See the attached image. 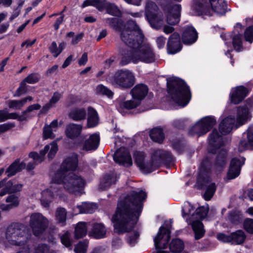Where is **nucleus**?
<instances>
[{"instance_id":"obj_26","label":"nucleus","mask_w":253,"mask_h":253,"mask_svg":"<svg viewBox=\"0 0 253 253\" xmlns=\"http://www.w3.org/2000/svg\"><path fill=\"white\" fill-rule=\"evenodd\" d=\"M104 20L106 23L109 24L111 27L113 28L116 31L121 32L120 35L123 31L129 28L128 23L130 21L129 20L127 22V27L124 28L125 27L124 22L121 19L118 18H108L105 19Z\"/></svg>"},{"instance_id":"obj_50","label":"nucleus","mask_w":253,"mask_h":253,"mask_svg":"<svg viewBox=\"0 0 253 253\" xmlns=\"http://www.w3.org/2000/svg\"><path fill=\"white\" fill-rule=\"evenodd\" d=\"M102 0H85L83 3L81 7L84 8L88 6H93L96 7L99 11H102L103 4Z\"/></svg>"},{"instance_id":"obj_42","label":"nucleus","mask_w":253,"mask_h":253,"mask_svg":"<svg viewBox=\"0 0 253 253\" xmlns=\"http://www.w3.org/2000/svg\"><path fill=\"white\" fill-rule=\"evenodd\" d=\"M150 136L153 141L161 143L164 139L163 130L159 127L154 128L150 132Z\"/></svg>"},{"instance_id":"obj_3","label":"nucleus","mask_w":253,"mask_h":253,"mask_svg":"<svg viewBox=\"0 0 253 253\" xmlns=\"http://www.w3.org/2000/svg\"><path fill=\"white\" fill-rule=\"evenodd\" d=\"M78 165V157L73 154L62 163L60 169L55 173L52 179L54 183H62L64 189L69 193H79L84 186V181L80 176L69 170L74 171Z\"/></svg>"},{"instance_id":"obj_23","label":"nucleus","mask_w":253,"mask_h":253,"mask_svg":"<svg viewBox=\"0 0 253 253\" xmlns=\"http://www.w3.org/2000/svg\"><path fill=\"white\" fill-rule=\"evenodd\" d=\"M99 141V135L96 133L92 134L85 140L82 150L86 151H94L98 148Z\"/></svg>"},{"instance_id":"obj_18","label":"nucleus","mask_w":253,"mask_h":253,"mask_svg":"<svg viewBox=\"0 0 253 253\" xmlns=\"http://www.w3.org/2000/svg\"><path fill=\"white\" fill-rule=\"evenodd\" d=\"M114 160L120 165L130 166L132 159L129 152L124 147L118 149L113 156Z\"/></svg>"},{"instance_id":"obj_28","label":"nucleus","mask_w":253,"mask_h":253,"mask_svg":"<svg viewBox=\"0 0 253 253\" xmlns=\"http://www.w3.org/2000/svg\"><path fill=\"white\" fill-rule=\"evenodd\" d=\"M83 126L81 125L70 124L67 126L65 134L69 138L73 139L78 137L82 131Z\"/></svg>"},{"instance_id":"obj_44","label":"nucleus","mask_w":253,"mask_h":253,"mask_svg":"<svg viewBox=\"0 0 253 253\" xmlns=\"http://www.w3.org/2000/svg\"><path fill=\"white\" fill-rule=\"evenodd\" d=\"M248 110L244 107H238L237 110V122L240 126L245 123L247 120Z\"/></svg>"},{"instance_id":"obj_46","label":"nucleus","mask_w":253,"mask_h":253,"mask_svg":"<svg viewBox=\"0 0 253 253\" xmlns=\"http://www.w3.org/2000/svg\"><path fill=\"white\" fill-rule=\"evenodd\" d=\"M169 249L173 253H179L183 250L184 243L179 239H173L169 245Z\"/></svg>"},{"instance_id":"obj_11","label":"nucleus","mask_w":253,"mask_h":253,"mask_svg":"<svg viewBox=\"0 0 253 253\" xmlns=\"http://www.w3.org/2000/svg\"><path fill=\"white\" fill-rule=\"evenodd\" d=\"M216 123V120L214 117H205L192 127L189 133L192 135H197L198 137L204 135L212 128Z\"/></svg>"},{"instance_id":"obj_41","label":"nucleus","mask_w":253,"mask_h":253,"mask_svg":"<svg viewBox=\"0 0 253 253\" xmlns=\"http://www.w3.org/2000/svg\"><path fill=\"white\" fill-rule=\"evenodd\" d=\"M161 12L159 10L158 6L155 2L149 1L146 3L145 6V16L146 19Z\"/></svg>"},{"instance_id":"obj_10","label":"nucleus","mask_w":253,"mask_h":253,"mask_svg":"<svg viewBox=\"0 0 253 253\" xmlns=\"http://www.w3.org/2000/svg\"><path fill=\"white\" fill-rule=\"evenodd\" d=\"M49 221L48 219L42 213L35 212L31 215L29 226L35 236H38L42 234L47 229Z\"/></svg>"},{"instance_id":"obj_54","label":"nucleus","mask_w":253,"mask_h":253,"mask_svg":"<svg viewBox=\"0 0 253 253\" xmlns=\"http://www.w3.org/2000/svg\"><path fill=\"white\" fill-rule=\"evenodd\" d=\"M140 104V101L137 100L136 99H133L132 98V100H127L123 102L121 104V106L123 108L130 110L136 108V107L139 106Z\"/></svg>"},{"instance_id":"obj_34","label":"nucleus","mask_w":253,"mask_h":253,"mask_svg":"<svg viewBox=\"0 0 253 253\" xmlns=\"http://www.w3.org/2000/svg\"><path fill=\"white\" fill-rule=\"evenodd\" d=\"M86 110L83 108H75L73 109L69 113L68 116L75 121H81L85 119Z\"/></svg>"},{"instance_id":"obj_30","label":"nucleus","mask_w":253,"mask_h":253,"mask_svg":"<svg viewBox=\"0 0 253 253\" xmlns=\"http://www.w3.org/2000/svg\"><path fill=\"white\" fill-rule=\"evenodd\" d=\"M248 141L242 140L239 144V150L242 152L251 146H253V125H251L247 130Z\"/></svg>"},{"instance_id":"obj_48","label":"nucleus","mask_w":253,"mask_h":253,"mask_svg":"<svg viewBox=\"0 0 253 253\" xmlns=\"http://www.w3.org/2000/svg\"><path fill=\"white\" fill-rule=\"evenodd\" d=\"M80 213H92L97 209L96 204L84 203L82 205L78 206Z\"/></svg>"},{"instance_id":"obj_2","label":"nucleus","mask_w":253,"mask_h":253,"mask_svg":"<svg viewBox=\"0 0 253 253\" xmlns=\"http://www.w3.org/2000/svg\"><path fill=\"white\" fill-rule=\"evenodd\" d=\"M147 197L143 190L132 191L118 202L112 217L115 232L122 234L129 232L135 227Z\"/></svg>"},{"instance_id":"obj_13","label":"nucleus","mask_w":253,"mask_h":253,"mask_svg":"<svg viewBox=\"0 0 253 253\" xmlns=\"http://www.w3.org/2000/svg\"><path fill=\"white\" fill-rule=\"evenodd\" d=\"M58 196L59 198H63L61 190L57 187H51V189H45L42 192L41 202L42 206L48 208L50 203Z\"/></svg>"},{"instance_id":"obj_58","label":"nucleus","mask_w":253,"mask_h":253,"mask_svg":"<svg viewBox=\"0 0 253 253\" xmlns=\"http://www.w3.org/2000/svg\"><path fill=\"white\" fill-rule=\"evenodd\" d=\"M139 236L138 232L134 231L132 234H128L126 236V241L131 246H134L137 242V240Z\"/></svg>"},{"instance_id":"obj_35","label":"nucleus","mask_w":253,"mask_h":253,"mask_svg":"<svg viewBox=\"0 0 253 253\" xmlns=\"http://www.w3.org/2000/svg\"><path fill=\"white\" fill-rule=\"evenodd\" d=\"M227 152L225 150H221L218 153L213 165L214 168L217 170H221L226 164Z\"/></svg>"},{"instance_id":"obj_24","label":"nucleus","mask_w":253,"mask_h":253,"mask_svg":"<svg viewBox=\"0 0 253 253\" xmlns=\"http://www.w3.org/2000/svg\"><path fill=\"white\" fill-rule=\"evenodd\" d=\"M148 91L147 85L144 84H138L135 85L130 91V94L133 99L141 101L145 97Z\"/></svg>"},{"instance_id":"obj_9","label":"nucleus","mask_w":253,"mask_h":253,"mask_svg":"<svg viewBox=\"0 0 253 253\" xmlns=\"http://www.w3.org/2000/svg\"><path fill=\"white\" fill-rule=\"evenodd\" d=\"M106 80L115 86L124 88H130L135 83V77L128 70H118L113 76L107 78Z\"/></svg>"},{"instance_id":"obj_61","label":"nucleus","mask_w":253,"mask_h":253,"mask_svg":"<svg viewBox=\"0 0 253 253\" xmlns=\"http://www.w3.org/2000/svg\"><path fill=\"white\" fill-rule=\"evenodd\" d=\"M246 40L250 43L253 41V25L248 27L244 33Z\"/></svg>"},{"instance_id":"obj_8","label":"nucleus","mask_w":253,"mask_h":253,"mask_svg":"<svg viewBox=\"0 0 253 253\" xmlns=\"http://www.w3.org/2000/svg\"><path fill=\"white\" fill-rule=\"evenodd\" d=\"M208 213V208L204 206L197 208L191 216L187 219V222L192 226L195 233V238L199 240L202 238L205 233L204 225L200 221L204 219Z\"/></svg>"},{"instance_id":"obj_14","label":"nucleus","mask_w":253,"mask_h":253,"mask_svg":"<svg viewBox=\"0 0 253 253\" xmlns=\"http://www.w3.org/2000/svg\"><path fill=\"white\" fill-rule=\"evenodd\" d=\"M170 232L168 228L161 226L157 235L154 238L155 246L157 249H165L167 248L170 239Z\"/></svg>"},{"instance_id":"obj_60","label":"nucleus","mask_w":253,"mask_h":253,"mask_svg":"<svg viewBox=\"0 0 253 253\" xmlns=\"http://www.w3.org/2000/svg\"><path fill=\"white\" fill-rule=\"evenodd\" d=\"M55 130L51 128L48 125H45L43 127V135L45 139L52 138L54 137V135L52 131Z\"/></svg>"},{"instance_id":"obj_20","label":"nucleus","mask_w":253,"mask_h":253,"mask_svg":"<svg viewBox=\"0 0 253 253\" xmlns=\"http://www.w3.org/2000/svg\"><path fill=\"white\" fill-rule=\"evenodd\" d=\"M192 10L197 15H211V9L206 0H193Z\"/></svg>"},{"instance_id":"obj_33","label":"nucleus","mask_w":253,"mask_h":253,"mask_svg":"<svg viewBox=\"0 0 253 253\" xmlns=\"http://www.w3.org/2000/svg\"><path fill=\"white\" fill-rule=\"evenodd\" d=\"M99 117L96 111L91 107L87 109V123L88 127H93L98 124Z\"/></svg>"},{"instance_id":"obj_45","label":"nucleus","mask_w":253,"mask_h":253,"mask_svg":"<svg viewBox=\"0 0 253 253\" xmlns=\"http://www.w3.org/2000/svg\"><path fill=\"white\" fill-rule=\"evenodd\" d=\"M231 238L232 244H241L244 242L246 235L243 231L238 230L231 234Z\"/></svg>"},{"instance_id":"obj_39","label":"nucleus","mask_w":253,"mask_h":253,"mask_svg":"<svg viewBox=\"0 0 253 253\" xmlns=\"http://www.w3.org/2000/svg\"><path fill=\"white\" fill-rule=\"evenodd\" d=\"M102 2L103 3L102 11L106 9L107 13L115 16L121 15V11L115 4L108 2L105 0H102Z\"/></svg>"},{"instance_id":"obj_4","label":"nucleus","mask_w":253,"mask_h":253,"mask_svg":"<svg viewBox=\"0 0 253 253\" xmlns=\"http://www.w3.org/2000/svg\"><path fill=\"white\" fill-rule=\"evenodd\" d=\"M212 154H209L203 160L197 178V184L199 188L202 189L206 188L204 194V198L206 201L211 199L216 189V185L215 183L211 182L210 176L211 170L212 167Z\"/></svg>"},{"instance_id":"obj_57","label":"nucleus","mask_w":253,"mask_h":253,"mask_svg":"<svg viewBox=\"0 0 253 253\" xmlns=\"http://www.w3.org/2000/svg\"><path fill=\"white\" fill-rule=\"evenodd\" d=\"M35 253H56V252L50 250L48 246L45 244H39L35 249Z\"/></svg>"},{"instance_id":"obj_56","label":"nucleus","mask_w":253,"mask_h":253,"mask_svg":"<svg viewBox=\"0 0 253 253\" xmlns=\"http://www.w3.org/2000/svg\"><path fill=\"white\" fill-rule=\"evenodd\" d=\"M5 202L9 203L13 208L18 207L20 204L18 197L14 194L8 196L5 199Z\"/></svg>"},{"instance_id":"obj_16","label":"nucleus","mask_w":253,"mask_h":253,"mask_svg":"<svg viewBox=\"0 0 253 253\" xmlns=\"http://www.w3.org/2000/svg\"><path fill=\"white\" fill-rule=\"evenodd\" d=\"M249 89L243 85L232 88L229 94L230 101L234 104L241 103L248 95Z\"/></svg>"},{"instance_id":"obj_27","label":"nucleus","mask_w":253,"mask_h":253,"mask_svg":"<svg viewBox=\"0 0 253 253\" xmlns=\"http://www.w3.org/2000/svg\"><path fill=\"white\" fill-rule=\"evenodd\" d=\"M235 117H228L223 119L219 124V129L223 135L229 133L232 129L235 124Z\"/></svg>"},{"instance_id":"obj_55","label":"nucleus","mask_w":253,"mask_h":253,"mask_svg":"<svg viewBox=\"0 0 253 253\" xmlns=\"http://www.w3.org/2000/svg\"><path fill=\"white\" fill-rule=\"evenodd\" d=\"M96 91L97 93L106 95L108 97H112L114 94L110 89L102 84H99L96 86Z\"/></svg>"},{"instance_id":"obj_63","label":"nucleus","mask_w":253,"mask_h":253,"mask_svg":"<svg viewBox=\"0 0 253 253\" xmlns=\"http://www.w3.org/2000/svg\"><path fill=\"white\" fill-rule=\"evenodd\" d=\"M26 91V84L22 81L20 84L19 87L17 89L14 96L19 97L21 94L25 93Z\"/></svg>"},{"instance_id":"obj_25","label":"nucleus","mask_w":253,"mask_h":253,"mask_svg":"<svg viewBox=\"0 0 253 253\" xmlns=\"http://www.w3.org/2000/svg\"><path fill=\"white\" fill-rule=\"evenodd\" d=\"M26 166L24 162H20L19 159L15 160L5 170L8 178L15 175L17 172L24 169Z\"/></svg>"},{"instance_id":"obj_21","label":"nucleus","mask_w":253,"mask_h":253,"mask_svg":"<svg viewBox=\"0 0 253 253\" xmlns=\"http://www.w3.org/2000/svg\"><path fill=\"white\" fill-rule=\"evenodd\" d=\"M23 185L16 183L15 179L6 181L4 187L0 191V196L2 197L7 194L15 193L22 191Z\"/></svg>"},{"instance_id":"obj_19","label":"nucleus","mask_w":253,"mask_h":253,"mask_svg":"<svg viewBox=\"0 0 253 253\" xmlns=\"http://www.w3.org/2000/svg\"><path fill=\"white\" fill-rule=\"evenodd\" d=\"M182 44L180 35L178 33H172L168 39L167 42L168 52L170 54H175L181 50Z\"/></svg>"},{"instance_id":"obj_40","label":"nucleus","mask_w":253,"mask_h":253,"mask_svg":"<svg viewBox=\"0 0 253 253\" xmlns=\"http://www.w3.org/2000/svg\"><path fill=\"white\" fill-rule=\"evenodd\" d=\"M117 181V177L114 173L106 175L102 181L101 182L99 188L105 190L108 189L112 184L115 183Z\"/></svg>"},{"instance_id":"obj_52","label":"nucleus","mask_w":253,"mask_h":253,"mask_svg":"<svg viewBox=\"0 0 253 253\" xmlns=\"http://www.w3.org/2000/svg\"><path fill=\"white\" fill-rule=\"evenodd\" d=\"M41 80V76L38 73H33L27 76L23 81L26 84H35Z\"/></svg>"},{"instance_id":"obj_1","label":"nucleus","mask_w":253,"mask_h":253,"mask_svg":"<svg viewBox=\"0 0 253 253\" xmlns=\"http://www.w3.org/2000/svg\"><path fill=\"white\" fill-rule=\"evenodd\" d=\"M128 25L129 28L122 32L121 39L130 49H120L122 56L120 64L124 66L130 62L134 64L139 62L147 64L154 62L155 53L150 44L143 43L144 35L135 21H129Z\"/></svg>"},{"instance_id":"obj_43","label":"nucleus","mask_w":253,"mask_h":253,"mask_svg":"<svg viewBox=\"0 0 253 253\" xmlns=\"http://www.w3.org/2000/svg\"><path fill=\"white\" fill-rule=\"evenodd\" d=\"M87 226L84 222H79L75 228L74 231L75 238L80 239L84 237L87 234Z\"/></svg>"},{"instance_id":"obj_53","label":"nucleus","mask_w":253,"mask_h":253,"mask_svg":"<svg viewBox=\"0 0 253 253\" xmlns=\"http://www.w3.org/2000/svg\"><path fill=\"white\" fill-rule=\"evenodd\" d=\"M88 245V241L86 240L80 241L74 248L75 253H86Z\"/></svg>"},{"instance_id":"obj_62","label":"nucleus","mask_w":253,"mask_h":253,"mask_svg":"<svg viewBox=\"0 0 253 253\" xmlns=\"http://www.w3.org/2000/svg\"><path fill=\"white\" fill-rule=\"evenodd\" d=\"M61 243L66 247H69L71 245L69 232L64 233L60 237Z\"/></svg>"},{"instance_id":"obj_32","label":"nucleus","mask_w":253,"mask_h":253,"mask_svg":"<svg viewBox=\"0 0 253 253\" xmlns=\"http://www.w3.org/2000/svg\"><path fill=\"white\" fill-rule=\"evenodd\" d=\"M209 142L210 145L215 149L219 148L223 145L222 137L216 129H214L209 135Z\"/></svg>"},{"instance_id":"obj_15","label":"nucleus","mask_w":253,"mask_h":253,"mask_svg":"<svg viewBox=\"0 0 253 253\" xmlns=\"http://www.w3.org/2000/svg\"><path fill=\"white\" fill-rule=\"evenodd\" d=\"M181 5L174 4L165 8L164 11L167 14V22L170 25H175L180 21Z\"/></svg>"},{"instance_id":"obj_36","label":"nucleus","mask_w":253,"mask_h":253,"mask_svg":"<svg viewBox=\"0 0 253 253\" xmlns=\"http://www.w3.org/2000/svg\"><path fill=\"white\" fill-rule=\"evenodd\" d=\"M67 211L65 208H58L55 212V219L57 223L60 226L66 225Z\"/></svg>"},{"instance_id":"obj_7","label":"nucleus","mask_w":253,"mask_h":253,"mask_svg":"<svg viewBox=\"0 0 253 253\" xmlns=\"http://www.w3.org/2000/svg\"><path fill=\"white\" fill-rule=\"evenodd\" d=\"M27 227L23 223L13 222L6 229L5 236L7 241L11 245L22 246L28 240Z\"/></svg>"},{"instance_id":"obj_22","label":"nucleus","mask_w":253,"mask_h":253,"mask_svg":"<svg viewBox=\"0 0 253 253\" xmlns=\"http://www.w3.org/2000/svg\"><path fill=\"white\" fill-rule=\"evenodd\" d=\"M198 39V33L192 26H188L184 28L182 35V39L185 44L194 43Z\"/></svg>"},{"instance_id":"obj_29","label":"nucleus","mask_w":253,"mask_h":253,"mask_svg":"<svg viewBox=\"0 0 253 253\" xmlns=\"http://www.w3.org/2000/svg\"><path fill=\"white\" fill-rule=\"evenodd\" d=\"M213 11L218 15H222L227 11V4L224 0H209Z\"/></svg>"},{"instance_id":"obj_49","label":"nucleus","mask_w":253,"mask_h":253,"mask_svg":"<svg viewBox=\"0 0 253 253\" xmlns=\"http://www.w3.org/2000/svg\"><path fill=\"white\" fill-rule=\"evenodd\" d=\"M228 218L232 224L237 225L241 222L242 216L240 212L232 211L228 213Z\"/></svg>"},{"instance_id":"obj_51","label":"nucleus","mask_w":253,"mask_h":253,"mask_svg":"<svg viewBox=\"0 0 253 253\" xmlns=\"http://www.w3.org/2000/svg\"><path fill=\"white\" fill-rule=\"evenodd\" d=\"M242 38V35L241 34H238L235 35L232 39L233 47L237 52H240L243 50Z\"/></svg>"},{"instance_id":"obj_47","label":"nucleus","mask_w":253,"mask_h":253,"mask_svg":"<svg viewBox=\"0 0 253 253\" xmlns=\"http://www.w3.org/2000/svg\"><path fill=\"white\" fill-rule=\"evenodd\" d=\"M41 108V106L39 104H34L29 106L26 110L22 112L19 118V121H26L30 118L31 116L29 114V113L32 111L39 110Z\"/></svg>"},{"instance_id":"obj_31","label":"nucleus","mask_w":253,"mask_h":253,"mask_svg":"<svg viewBox=\"0 0 253 253\" xmlns=\"http://www.w3.org/2000/svg\"><path fill=\"white\" fill-rule=\"evenodd\" d=\"M151 27L156 30L160 29L164 24V19L162 12L147 19Z\"/></svg>"},{"instance_id":"obj_64","label":"nucleus","mask_w":253,"mask_h":253,"mask_svg":"<svg viewBox=\"0 0 253 253\" xmlns=\"http://www.w3.org/2000/svg\"><path fill=\"white\" fill-rule=\"evenodd\" d=\"M50 52L53 54L55 57H57L60 54L58 47L55 42H53L49 47Z\"/></svg>"},{"instance_id":"obj_37","label":"nucleus","mask_w":253,"mask_h":253,"mask_svg":"<svg viewBox=\"0 0 253 253\" xmlns=\"http://www.w3.org/2000/svg\"><path fill=\"white\" fill-rule=\"evenodd\" d=\"M33 100L32 96H28L19 100H9L7 101V104L9 108L20 110L28 101H32Z\"/></svg>"},{"instance_id":"obj_5","label":"nucleus","mask_w":253,"mask_h":253,"mask_svg":"<svg viewBox=\"0 0 253 253\" xmlns=\"http://www.w3.org/2000/svg\"><path fill=\"white\" fill-rule=\"evenodd\" d=\"M145 155L142 152H135L134 154L135 163L144 173H150L160 167L164 162L170 161L171 154L169 151L162 150L154 151L150 162H145Z\"/></svg>"},{"instance_id":"obj_38","label":"nucleus","mask_w":253,"mask_h":253,"mask_svg":"<svg viewBox=\"0 0 253 253\" xmlns=\"http://www.w3.org/2000/svg\"><path fill=\"white\" fill-rule=\"evenodd\" d=\"M91 233L96 239H101L105 236L106 229L103 224L95 223L93 225Z\"/></svg>"},{"instance_id":"obj_59","label":"nucleus","mask_w":253,"mask_h":253,"mask_svg":"<svg viewBox=\"0 0 253 253\" xmlns=\"http://www.w3.org/2000/svg\"><path fill=\"white\" fill-rule=\"evenodd\" d=\"M244 227L247 232L253 234V219H246L244 222Z\"/></svg>"},{"instance_id":"obj_6","label":"nucleus","mask_w":253,"mask_h":253,"mask_svg":"<svg viewBox=\"0 0 253 253\" xmlns=\"http://www.w3.org/2000/svg\"><path fill=\"white\" fill-rule=\"evenodd\" d=\"M168 93L173 100L179 105L184 107L191 98L189 86L182 80L172 77L167 79Z\"/></svg>"},{"instance_id":"obj_17","label":"nucleus","mask_w":253,"mask_h":253,"mask_svg":"<svg viewBox=\"0 0 253 253\" xmlns=\"http://www.w3.org/2000/svg\"><path fill=\"white\" fill-rule=\"evenodd\" d=\"M244 158H235L231 160L227 174V178L231 180L237 177L240 173L242 166L244 164Z\"/></svg>"},{"instance_id":"obj_12","label":"nucleus","mask_w":253,"mask_h":253,"mask_svg":"<svg viewBox=\"0 0 253 253\" xmlns=\"http://www.w3.org/2000/svg\"><path fill=\"white\" fill-rule=\"evenodd\" d=\"M49 151L48 158L52 159L58 151V145L56 142H52L50 145H47L44 149L40 151V155L35 152H31L29 156L30 158L34 159L36 162L41 163L44 159V156Z\"/></svg>"}]
</instances>
